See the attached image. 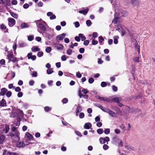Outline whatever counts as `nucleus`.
<instances>
[{"label": "nucleus", "mask_w": 155, "mask_h": 155, "mask_svg": "<svg viewBox=\"0 0 155 155\" xmlns=\"http://www.w3.org/2000/svg\"><path fill=\"white\" fill-rule=\"evenodd\" d=\"M5 94L7 97H9L12 95V92L10 91H7Z\"/></svg>", "instance_id": "obj_44"}, {"label": "nucleus", "mask_w": 155, "mask_h": 155, "mask_svg": "<svg viewBox=\"0 0 155 155\" xmlns=\"http://www.w3.org/2000/svg\"><path fill=\"white\" fill-rule=\"evenodd\" d=\"M9 12L12 17H13L15 18H17L18 15L17 14H16L11 11H9Z\"/></svg>", "instance_id": "obj_28"}, {"label": "nucleus", "mask_w": 155, "mask_h": 155, "mask_svg": "<svg viewBox=\"0 0 155 155\" xmlns=\"http://www.w3.org/2000/svg\"><path fill=\"white\" fill-rule=\"evenodd\" d=\"M110 140V138L108 137H106L104 138L101 137L99 140L101 144H104L106 142H107V144H108V142Z\"/></svg>", "instance_id": "obj_4"}, {"label": "nucleus", "mask_w": 155, "mask_h": 155, "mask_svg": "<svg viewBox=\"0 0 155 155\" xmlns=\"http://www.w3.org/2000/svg\"><path fill=\"white\" fill-rule=\"evenodd\" d=\"M132 4L134 6L136 5L137 6L139 5V0H130Z\"/></svg>", "instance_id": "obj_16"}, {"label": "nucleus", "mask_w": 155, "mask_h": 155, "mask_svg": "<svg viewBox=\"0 0 155 155\" xmlns=\"http://www.w3.org/2000/svg\"><path fill=\"white\" fill-rule=\"evenodd\" d=\"M82 109L81 107L78 104V106L77 108L76 109V111H77L78 112H80L81 111H82Z\"/></svg>", "instance_id": "obj_43"}, {"label": "nucleus", "mask_w": 155, "mask_h": 155, "mask_svg": "<svg viewBox=\"0 0 155 155\" xmlns=\"http://www.w3.org/2000/svg\"><path fill=\"white\" fill-rule=\"evenodd\" d=\"M84 117V114L83 112H80L79 114V117L80 119H82Z\"/></svg>", "instance_id": "obj_60"}, {"label": "nucleus", "mask_w": 155, "mask_h": 155, "mask_svg": "<svg viewBox=\"0 0 155 155\" xmlns=\"http://www.w3.org/2000/svg\"><path fill=\"white\" fill-rule=\"evenodd\" d=\"M68 99L67 98H63L61 100V102L63 104H65L68 103Z\"/></svg>", "instance_id": "obj_37"}, {"label": "nucleus", "mask_w": 155, "mask_h": 155, "mask_svg": "<svg viewBox=\"0 0 155 155\" xmlns=\"http://www.w3.org/2000/svg\"><path fill=\"white\" fill-rule=\"evenodd\" d=\"M97 132L99 134H102L104 132L103 129L102 128H99L97 130Z\"/></svg>", "instance_id": "obj_39"}, {"label": "nucleus", "mask_w": 155, "mask_h": 155, "mask_svg": "<svg viewBox=\"0 0 155 155\" xmlns=\"http://www.w3.org/2000/svg\"><path fill=\"white\" fill-rule=\"evenodd\" d=\"M5 128L3 129L2 130V132L5 131V134H7L8 133V131L9 130V125L7 124H5Z\"/></svg>", "instance_id": "obj_24"}, {"label": "nucleus", "mask_w": 155, "mask_h": 155, "mask_svg": "<svg viewBox=\"0 0 155 155\" xmlns=\"http://www.w3.org/2000/svg\"><path fill=\"white\" fill-rule=\"evenodd\" d=\"M104 132L106 134H110V129L109 128H104Z\"/></svg>", "instance_id": "obj_41"}, {"label": "nucleus", "mask_w": 155, "mask_h": 155, "mask_svg": "<svg viewBox=\"0 0 155 155\" xmlns=\"http://www.w3.org/2000/svg\"><path fill=\"white\" fill-rule=\"evenodd\" d=\"M16 146L19 148L24 147L25 146V144L23 142L20 141L17 143Z\"/></svg>", "instance_id": "obj_17"}, {"label": "nucleus", "mask_w": 155, "mask_h": 155, "mask_svg": "<svg viewBox=\"0 0 155 155\" xmlns=\"http://www.w3.org/2000/svg\"><path fill=\"white\" fill-rule=\"evenodd\" d=\"M5 2L6 4V7L11 5L10 0H5Z\"/></svg>", "instance_id": "obj_50"}, {"label": "nucleus", "mask_w": 155, "mask_h": 155, "mask_svg": "<svg viewBox=\"0 0 155 155\" xmlns=\"http://www.w3.org/2000/svg\"><path fill=\"white\" fill-rule=\"evenodd\" d=\"M112 101L117 103L120 101L119 97H114V96H113Z\"/></svg>", "instance_id": "obj_25"}, {"label": "nucleus", "mask_w": 155, "mask_h": 155, "mask_svg": "<svg viewBox=\"0 0 155 155\" xmlns=\"http://www.w3.org/2000/svg\"><path fill=\"white\" fill-rule=\"evenodd\" d=\"M18 114L15 112H12L10 115L11 117H18Z\"/></svg>", "instance_id": "obj_30"}, {"label": "nucleus", "mask_w": 155, "mask_h": 155, "mask_svg": "<svg viewBox=\"0 0 155 155\" xmlns=\"http://www.w3.org/2000/svg\"><path fill=\"white\" fill-rule=\"evenodd\" d=\"M31 75L32 77H36L38 76V73L37 71H34L31 74Z\"/></svg>", "instance_id": "obj_42"}, {"label": "nucleus", "mask_w": 155, "mask_h": 155, "mask_svg": "<svg viewBox=\"0 0 155 155\" xmlns=\"http://www.w3.org/2000/svg\"><path fill=\"white\" fill-rule=\"evenodd\" d=\"M73 24L74 25L75 27L76 28L79 27L80 26L79 23L78 21L74 22Z\"/></svg>", "instance_id": "obj_55"}, {"label": "nucleus", "mask_w": 155, "mask_h": 155, "mask_svg": "<svg viewBox=\"0 0 155 155\" xmlns=\"http://www.w3.org/2000/svg\"><path fill=\"white\" fill-rule=\"evenodd\" d=\"M7 91V90L5 87H3L1 89V91L0 92V96H4L6 92Z\"/></svg>", "instance_id": "obj_14"}, {"label": "nucleus", "mask_w": 155, "mask_h": 155, "mask_svg": "<svg viewBox=\"0 0 155 155\" xmlns=\"http://www.w3.org/2000/svg\"><path fill=\"white\" fill-rule=\"evenodd\" d=\"M101 109L104 112L108 113L109 112V110H110V109L107 107H105L104 108L103 106H102V108Z\"/></svg>", "instance_id": "obj_35"}, {"label": "nucleus", "mask_w": 155, "mask_h": 155, "mask_svg": "<svg viewBox=\"0 0 155 155\" xmlns=\"http://www.w3.org/2000/svg\"><path fill=\"white\" fill-rule=\"evenodd\" d=\"M27 56L28 59H31L33 61H35L36 58V56L35 55H32V53L31 52L28 53Z\"/></svg>", "instance_id": "obj_11"}, {"label": "nucleus", "mask_w": 155, "mask_h": 155, "mask_svg": "<svg viewBox=\"0 0 155 155\" xmlns=\"http://www.w3.org/2000/svg\"><path fill=\"white\" fill-rule=\"evenodd\" d=\"M6 106V102L5 100L2 99L0 101V107H4Z\"/></svg>", "instance_id": "obj_15"}, {"label": "nucleus", "mask_w": 155, "mask_h": 155, "mask_svg": "<svg viewBox=\"0 0 155 155\" xmlns=\"http://www.w3.org/2000/svg\"><path fill=\"white\" fill-rule=\"evenodd\" d=\"M66 34L65 33H63L62 34L57 35L56 39L57 42H58L60 41H62L66 36Z\"/></svg>", "instance_id": "obj_6"}, {"label": "nucleus", "mask_w": 155, "mask_h": 155, "mask_svg": "<svg viewBox=\"0 0 155 155\" xmlns=\"http://www.w3.org/2000/svg\"><path fill=\"white\" fill-rule=\"evenodd\" d=\"M54 72L53 68H50L47 70V74H51Z\"/></svg>", "instance_id": "obj_31"}, {"label": "nucleus", "mask_w": 155, "mask_h": 155, "mask_svg": "<svg viewBox=\"0 0 155 155\" xmlns=\"http://www.w3.org/2000/svg\"><path fill=\"white\" fill-rule=\"evenodd\" d=\"M142 96L141 95V94L140 93L136 96H134V99L136 100L137 99H141Z\"/></svg>", "instance_id": "obj_38"}, {"label": "nucleus", "mask_w": 155, "mask_h": 155, "mask_svg": "<svg viewBox=\"0 0 155 155\" xmlns=\"http://www.w3.org/2000/svg\"><path fill=\"white\" fill-rule=\"evenodd\" d=\"M42 34L44 38H48V40H50L54 36L53 34H50L49 33L46 32H44L42 33Z\"/></svg>", "instance_id": "obj_5"}, {"label": "nucleus", "mask_w": 155, "mask_h": 155, "mask_svg": "<svg viewBox=\"0 0 155 155\" xmlns=\"http://www.w3.org/2000/svg\"><path fill=\"white\" fill-rule=\"evenodd\" d=\"M89 10V8H87L84 9L79 10L78 12L80 14H83L84 15H86L87 13Z\"/></svg>", "instance_id": "obj_12"}, {"label": "nucleus", "mask_w": 155, "mask_h": 155, "mask_svg": "<svg viewBox=\"0 0 155 155\" xmlns=\"http://www.w3.org/2000/svg\"><path fill=\"white\" fill-rule=\"evenodd\" d=\"M78 35L81 38V40L82 41H84L86 39V37L84 35L81 33L79 34Z\"/></svg>", "instance_id": "obj_32"}, {"label": "nucleus", "mask_w": 155, "mask_h": 155, "mask_svg": "<svg viewBox=\"0 0 155 155\" xmlns=\"http://www.w3.org/2000/svg\"><path fill=\"white\" fill-rule=\"evenodd\" d=\"M98 43V41L97 40H95V39H93L92 41V44L93 45H97Z\"/></svg>", "instance_id": "obj_54"}, {"label": "nucleus", "mask_w": 155, "mask_h": 155, "mask_svg": "<svg viewBox=\"0 0 155 155\" xmlns=\"http://www.w3.org/2000/svg\"><path fill=\"white\" fill-rule=\"evenodd\" d=\"M18 45L20 48H22L25 47L26 45V44L24 42L19 43L18 44Z\"/></svg>", "instance_id": "obj_45"}, {"label": "nucleus", "mask_w": 155, "mask_h": 155, "mask_svg": "<svg viewBox=\"0 0 155 155\" xmlns=\"http://www.w3.org/2000/svg\"><path fill=\"white\" fill-rule=\"evenodd\" d=\"M98 41L100 45H101V43L104 41V39L102 36H99L98 38Z\"/></svg>", "instance_id": "obj_29"}, {"label": "nucleus", "mask_w": 155, "mask_h": 155, "mask_svg": "<svg viewBox=\"0 0 155 155\" xmlns=\"http://www.w3.org/2000/svg\"><path fill=\"white\" fill-rule=\"evenodd\" d=\"M8 21L9 22L8 25L10 27H12L15 24V20L13 18H8Z\"/></svg>", "instance_id": "obj_9"}, {"label": "nucleus", "mask_w": 155, "mask_h": 155, "mask_svg": "<svg viewBox=\"0 0 155 155\" xmlns=\"http://www.w3.org/2000/svg\"><path fill=\"white\" fill-rule=\"evenodd\" d=\"M119 37L118 36H115L113 37L114 38V43L115 44H117L118 43Z\"/></svg>", "instance_id": "obj_27"}, {"label": "nucleus", "mask_w": 155, "mask_h": 155, "mask_svg": "<svg viewBox=\"0 0 155 155\" xmlns=\"http://www.w3.org/2000/svg\"><path fill=\"white\" fill-rule=\"evenodd\" d=\"M5 138L4 135H2L0 136V144H2L4 141Z\"/></svg>", "instance_id": "obj_34"}, {"label": "nucleus", "mask_w": 155, "mask_h": 155, "mask_svg": "<svg viewBox=\"0 0 155 155\" xmlns=\"http://www.w3.org/2000/svg\"><path fill=\"white\" fill-rule=\"evenodd\" d=\"M28 40L29 41H31L34 39V36L33 35H30L28 37Z\"/></svg>", "instance_id": "obj_52"}, {"label": "nucleus", "mask_w": 155, "mask_h": 155, "mask_svg": "<svg viewBox=\"0 0 155 155\" xmlns=\"http://www.w3.org/2000/svg\"><path fill=\"white\" fill-rule=\"evenodd\" d=\"M16 119L17 121V122L16 123V126H19L20 125L21 118L19 117H18Z\"/></svg>", "instance_id": "obj_57"}, {"label": "nucleus", "mask_w": 155, "mask_h": 155, "mask_svg": "<svg viewBox=\"0 0 155 155\" xmlns=\"http://www.w3.org/2000/svg\"><path fill=\"white\" fill-rule=\"evenodd\" d=\"M38 27H39L40 29L44 31H45L46 30V28L45 25L41 23L38 24Z\"/></svg>", "instance_id": "obj_20"}, {"label": "nucleus", "mask_w": 155, "mask_h": 155, "mask_svg": "<svg viewBox=\"0 0 155 155\" xmlns=\"http://www.w3.org/2000/svg\"><path fill=\"white\" fill-rule=\"evenodd\" d=\"M90 41L89 40H85L83 43V44L84 45L87 46L88 45Z\"/></svg>", "instance_id": "obj_63"}, {"label": "nucleus", "mask_w": 155, "mask_h": 155, "mask_svg": "<svg viewBox=\"0 0 155 155\" xmlns=\"http://www.w3.org/2000/svg\"><path fill=\"white\" fill-rule=\"evenodd\" d=\"M15 135H16L15 134H14L12 132H10L8 134L7 136H11V139L13 140V137L15 136Z\"/></svg>", "instance_id": "obj_51"}, {"label": "nucleus", "mask_w": 155, "mask_h": 155, "mask_svg": "<svg viewBox=\"0 0 155 155\" xmlns=\"http://www.w3.org/2000/svg\"><path fill=\"white\" fill-rule=\"evenodd\" d=\"M116 27L117 29L116 30L118 31L120 33L121 36H124L126 34V28L125 27L124 28L123 27L121 24H119L116 25Z\"/></svg>", "instance_id": "obj_1"}, {"label": "nucleus", "mask_w": 155, "mask_h": 155, "mask_svg": "<svg viewBox=\"0 0 155 155\" xmlns=\"http://www.w3.org/2000/svg\"><path fill=\"white\" fill-rule=\"evenodd\" d=\"M92 37L95 39L97 38L98 36V33L97 32H93L92 34Z\"/></svg>", "instance_id": "obj_59"}, {"label": "nucleus", "mask_w": 155, "mask_h": 155, "mask_svg": "<svg viewBox=\"0 0 155 155\" xmlns=\"http://www.w3.org/2000/svg\"><path fill=\"white\" fill-rule=\"evenodd\" d=\"M95 97L97 99L101 100H102L104 101L109 102L108 100L107 99H105L104 97H101L99 95H95Z\"/></svg>", "instance_id": "obj_19"}, {"label": "nucleus", "mask_w": 155, "mask_h": 155, "mask_svg": "<svg viewBox=\"0 0 155 155\" xmlns=\"http://www.w3.org/2000/svg\"><path fill=\"white\" fill-rule=\"evenodd\" d=\"M114 110L117 112V113L118 114L122 113L121 111L120 110V108L117 107L115 108V109H112Z\"/></svg>", "instance_id": "obj_49"}, {"label": "nucleus", "mask_w": 155, "mask_h": 155, "mask_svg": "<svg viewBox=\"0 0 155 155\" xmlns=\"http://www.w3.org/2000/svg\"><path fill=\"white\" fill-rule=\"evenodd\" d=\"M26 135L27 138L30 140H32L34 138L33 135L27 132Z\"/></svg>", "instance_id": "obj_26"}, {"label": "nucleus", "mask_w": 155, "mask_h": 155, "mask_svg": "<svg viewBox=\"0 0 155 155\" xmlns=\"http://www.w3.org/2000/svg\"><path fill=\"white\" fill-rule=\"evenodd\" d=\"M17 112H18V116H23L24 115V113L23 111L20 109H18Z\"/></svg>", "instance_id": "obj_36"}, {"label": "nucleus", "mask_w": 155, "mask_h": 155, "mask_svg": "<svg viewBox=\"0 0 155 155\" xmlns=\"http://www.w3.org/2000/svg\"><path fill=\"white\" fill-rule=\"evenodd\" d=\"M109 115L111 117H116L117 114L116 113L110 109L109 110V112L108 113Z\"/></svg>", "instance_id": "obj_18"}, {"label": "nucleus", "mask_w": 155, "mask_h": 155, "mask_svg": "<svg viewBox=\"0 0 155 155\" xmlns=\"http://www.w3.org/2000/svg\"><path fill=\"white\" fill-rule=\"evenodd\" d=\"M39 52L37 53V55L38 57H41L43 56L44 53L42 51H38Z\"/></svg>", "instance_id": "obj_46"}, {"label": "nucleus", "mask_w": 155, "mask_h": 155, "mask_svg": "<svg viewBox=\"0 0 155 155\" xmlns=\"http://www.w3.org/2000/svg\"><path fill=\"white\" fill-rule=\"evenodd\" d=\"M86 25L88 27H89L92 25V23L90 20H87L86 21Z\"/></svg>", "instance_id": "obj_33"}, {"label": "nucleus", "mask_w": 155, "mask_h": 155, "mask_svg": "<svg viewBox=\"0 0 155 155\" xmlns=\"http://www.w3.org/2000/svg\"><path fill=\"white\" fill-rule=\"evenodd\" d=\"M73 51L71 49H68L66 51L67 54L68 55H70L71 54Z\"/></svg>", "instance_id": "obj_58"}, {"label": "nucleus", "mask_w": 155, "mask_h": 155, "mask_svg": "<svg viewBox=\"0 0 155 155\" xmlns=\"http://www.w3.org/2000/svg\"><path fill=\"white\" fill-rule=\"evenodd\" d=\"M12 132H15V133L13 134H15L16 135H15V136L18 138L19 140L20 133L18 130L17 127H13L12 128Z\"/></svg>", "instance_id": "obj_8"}, {"label": "nucleus", "mask_w": 155, "mask_h": 155, "mask_svg": "<svg viewBox=\"0 0 155 155\" xmlns=\"http://www.w3.org/2000/svg\"><path fill=\"white\" fill-rule=\"evenodd\" d=\"M107 85V83L106 82L102 81L101 82V86L102 87H106Z\"/></svg>", "instance_id": "obj_47"}, {"label": "nucleus", "mask_w": 155, "mask_h": 155, "mask_svg": "<svg viewBox=\"0 0 155 155\" xmlns=\"http://www.w3.org/2000/svg\"><path fill=\"white\" fill-rule=\"evenodd\" d=\"M52 48L50 47H47L46 48L45 51L47 53H50L51 51Z\"/></svg>", "instance_id": "obj_40"}, {"label": "nucleus", "mask_w": 155, "mask_h": 155, "mask_svg": "<svg viewBox=\"0 0 155 155\" xmlns=\"http://www.w3.org/2000/svg\"><path fill=\"white\" fill-rule=\"evenodd\" d=\"M31 50L33 52H36V51H40L41 50L40 48L38 46H33L31 48Z\"/></svg>", "instance_id": "obj_21"}, {"label": "nucleus", "mask_w": 155, "mask_h": 155, "mask_svg": "<svg viewBox=\"0 0 155 155\" xmlns=\"http://www.w3.org/2000/svg\"><path fill=\"white\" fill-rule=\"evenodd\" d=\"M112 90L116 92L117 91L118 88L117 87L114 85H113L112 86Z\"/></svg>", "instance_id": "obj_62"}, {"label": "nucleus", "mask_w": 155, "mask_h": 155, "mask_svg": "<svg viewBox=\"0 0 155 155\" xmlns=\"http://www.w3.org/2000/svg\"><path fill=\"white\" fill-rule=\"evenodd\" d=\"M120 141V140L119 137L117 135H115L113 138L112 143L116 145Z\"/></svg>", "instance_id": "obj_7"}, {"label": "nucleus", "mask_w": 155, "mask_h": 155, "mask_svg": "<svg viewBox=\"0 0 155 155\" xmlns=\"http://www.w3.org/2000/svg\"><path fill=\"white\" fill-rule=\"evenodd\" d=\"M21 28L24 29L28 28L29 27V25H28L25 22L22 23L20 25Z\"/></svg>", "instance_id": "obj_22"}, {"label": "nucleus", "mask_w": 155, "mask_h": 155, "mask_svg": "<svg viewBox=\"0 0 155 155\" xmlns=\"http://www.w3.org/2000/svg\"><path fill=\"white\" fill-rule=\"evenodd\" d=\"M88 81L89 84H91L94 81V79L93 78L90 77L89 78Z\"/></svg>", "instance_id": "obj_56"}, {"label": "nucleus", "mask_w": 155, "mask_h": 155, "mask_svg": "<svg viewBox=\"0 0 155 155\" xmlns=\"http://www.w3.org/2000/svg\"><path fill=\"white\" fill-rule=\"evenodd\" d=\"M92 127V125L89 122H87L86 123L84 126V129H89L90 128H91ZM92 128H91V129H92Z\"/></svg>", "instance_id": "obj_13"}, {"label": "nucleus", "mask_w": 155, "mask_h": 155, "mask_svg": "<svg viewBox=\"0 0 155 155\" xmlns=\"http://www.w3.org/2000/svg\"><path fill=\"white\" fill-rule=\"evenodd\" d=\"M75 134L78 137H81L82 136L81 133L78 131L75 130Z\"/></svg>", "instance_id": "obj_48"}, {"label": "nucleus", "mask_w": 155, "mask_h": 155, "mask_svg": "<svg viewBox=\"0 0 155 155\" xmlns=\"http://www.w3.org/2000/svg\"><path fill=\"white\" fill-rule=\"evenodd\" d=\"M122 15L124 17H125L127 16V12L126 11H124L121 12Z\"/></svg>", "instance_id": "obj_61"}, {"label": "nucleus", "mask_w": 155, "mask_h": 155, "mask_svg": "<svg viewBox=\"0 0 155 155\" xmlns=\"http://www.w3.org/2000/svg\"><path fill=\"white\" fill-rule=\"evenodd\" d=\"M54 47L58 50H62L64 48V46L61 44L55 43L54 45Z\"/></svg>", "instance_id": "obj_10"}, {"label": "nucleus", "mask_w": 155, "mask_h": 155, "mask_svg": "<svg viewBox=\"0 0 155 155\" xmlns=\"http://www.w3.org/2000/svg\"><path fill=\"white\" fill-rule=\"evenodd\" d=\"M116 14V12H115L114 14V18L112 22L114 23V24H117V21L119 19V17L118 16H115V14Z\"/></svg>", "instance_id": "obj_23"}, {"label": "nucleus", "mask_w": 155, "mask_h": 155, "mask_svg": "<svg viewBox=\"0 0 155 155\" xmlns=\"http://www.w3.org/2000/svg\"><path fill=\"white\" fill-rule=\"evenodd\" d=\"M8 73H10V74L11 73L12 74V76L11 77V80L13 78L15 77V72L12 71L11 70L9 71Z\"/></svg>", "instance_id": "obj_53"}, {"label": "nucleus", "mask_w": 155, "mask_h": 155, "mask_svg": "<svg viewBox=\"0 0 155 155\" xmlns=\"http://www.w3.org/2000/svg\"><path fill=\"white\" fill-rule=\"evenodd\" d=\"M128 107L129 109L128 111L129 113L136 114L140 112L141 111V110L138 108L136 109L133 107H130L129 106H128Z\"/></svg>", "instance_id": "obj_3"}, {"label": "nucleus", "mask_w": 155, "mask_h": 155, "mask_svg": "<svg viewBox=\"0 0 155 155\" xmlns=\"http://www.w3.org/2000/svg\"><path fill=\"white\" fill-rule=\"evenodd\" d=\"M13 54L12 50L11 53L9 54L7 56L8 57V59L9 61H12L15 63V62H18V58L16 57H13Z\"/></svg>", "instance_id": "obj_2"}, {"label": "nucleus", "mask_w": 155, "mask_h": 155, "mask_svg": "<svg viewBox=\"0 0 155 155\" xmlns=\"http://www.w3.org/2000/svg\"><path fill=\"white\" fill-rule=\"evenodd\" d=\"M14 89L15 91L16 92H20L21 90V88L19 87H15Z\"/></svg>", "instance_id": "obj_64"}]
</instances>
